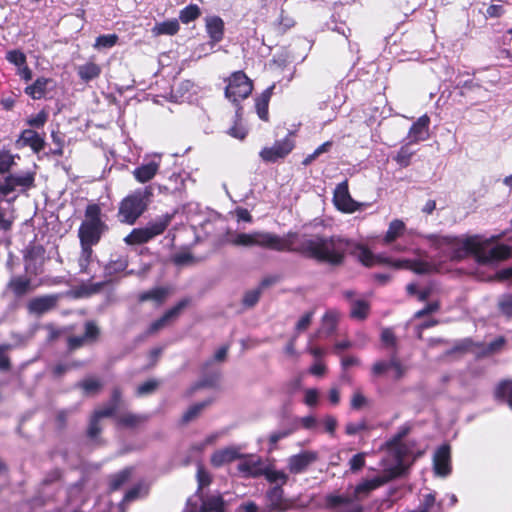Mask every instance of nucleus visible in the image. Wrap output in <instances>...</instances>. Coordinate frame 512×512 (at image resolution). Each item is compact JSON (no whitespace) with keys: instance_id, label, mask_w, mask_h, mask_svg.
I'll return each mask as SVG.
<instances>
[{"instance_id":"f257e3e1","label":"nucleus","mask_w":512,"mask_h":512,"mask_svg":"<svg viewBox=\"0 0 512 512\" xmlns=\"http://www.w3.org/2000/svg\"><path fill=\"white\" fill-rule=\"evenodd\" d=\"M233 246L260 247L277 252H290L318 263L338 267L344 264L350 241L339 236L299 234L289 231L285 235L266 231L237 233L228 240Z\"/></svg>"},{"instance_id":"f03ea898","label":"nucleus","mask_w":512,"mask_h":512,"mask_svg":"<svg viewBox=\"0 0 512 512\" xmlns=\"http://www.w3.org/2000/svg\"><path fill=\"white\" fill-rule=\"evenodd\" d=\"M497 237L482 240L478 234L467 236L464 239L458 236H438L435 244L438 248L447 247L450 250L449 257L452 261L460 262L473 255L479 264H488L503 261L511 257L512 249L506 244H497L489 251L485 248Z\"/></svg>"},{"instance_id":"7ed1b4c3","label":"nucleus","mask_w":512,"mask_h":512,"mask_svg":"<svg viewBox=\"0 0 512 512\" xmlns=\"http://www.w3.org/2000/svg\"><path fill=\"white\" fill-rule=\"evenodd\" d=\"M153 197V189L150 186L138 188L119 203L117 217L121 223L133 225L148 209Z\"/></svg>"},{"instance_id":"20e7f679","label":"nucleus","mask_w":512,"mask_h":512,"mask_svg":"<svg viewBox=\"0 0 512 512\" xmlns=\"http://www.w3.org/2000/svg\"><path fill=\"white\" fill-rule=\"evenodd\" d=\"M108 225L102 218V209L97 203H90L84 211V219L78 229L79 241L98 244Z\"/></svg>"},{"instance_id":"39448f33","label":"nucleus","mask_w":512,"mask_h":512,"mask_svg":"<svg viewBox=\"0 0 512 512\" xmlns=\"http://www.w3.org/2000/svg\"><path fill=\"white\" fill-rule=\"evenodd\" d=\"M351 255L356 257L366 267L374 265H388L395 269H405L416 272V259H393L383 255H375L373 252L362 244L355 245Z\"/></svg>"},{"instance_id":"423d86ee","label":"nucleus","mask_w":512,"mask_h":512,"mask_svg":"<svg viewBox=\"0 0 512 512\" xmlns=\"http://www.w3.org/2000/svg\"><path fill=\"white\" fill-rule=\"evenodd\" d=\"M225 97L237 106L239 116L242 106L240 102L248 98L253 91V81L242 70L233 72L226 80Z\"/></svg>"},{"instance_id":"0eeeda50","label":"nucleus","mask_w":512,"mask_h":512,"mask_svg":"<svg viewBox=\"0 0 512 512\" xmlns=\"http://www.w3.org/2000/svg\"><path fill=\"white\" fill-rule=\"evenodd\" d=\"M173 215L165 214L156 221L149 222L144 228L133 229L125 238L127 245H141L149 242L154 237L161 235L170 225Z\"/></svg>"},{"instance_id":"6e6552de","label":"nucleus","mask_w":512,"mask_h":512,"mask_svg":"<svg viewBox=\"0 0 512 512\" xmlns=\"http://www.w3.org/2000/svg\"><path fill=\"white\" fill-rule=\"evenodd\" d=\"M101 338V329L94 320H88L84 323V332L82 335H69L66 338V351L71 354L85 347L92 346L99 342Z\"/></svg>"},{"instance_id":"1a4fd4ad","label":"nucleus","mask_w":512,"mask_h":512,"mask_svg":"<svg viewBox=\"0 0 512 512\" xmlns=\"http://www.w3.org/2000/svg\"><path fill=\"white\" fill-rule=\"evenodd\" d=\"M295 148V140L291 133L281 140H276L272 146H265L259 152L264 163L283 161Z\"/></svg>"},{"instance_id":"9d476101","label":"nucleus","mask_w":512,"mask_h":512,"mask_svg":"<svg viewBox=\"0 0 512 512\" xmlns=\"http://www.w3.org/2000/svg\"><path fill=\"white\" fill-rule=\"evenodd\" d=\"M45 249L40 244H30L23 254L24 269L27 275L37 276L42 273Z\"/></svg>"},{"instance_id":"9b49d317","label":"nucleus","mask_w":512,"mask_h":512,"mask_svg":"<svg viewBox=\"0 0 512 512\" xmlns=\"http://www.w3.org/2000/svg\"><path fill=\"white\" fill-rule=\"evenodd\" d=\"M264 499L268 512H285L294 506L293 501L285 497L281 485L270 487L266 491Z\"/></svg>"},{"instance_id":"f8f14e48","label":"nucleus","mask_w":512,"mask_h":512,"mask_svg":"<svg viewBox=\"0 0 512 512\" xmlns=\"http://www.w3.org/2000/svg\"><path fill=\"white\" fill-rule=\"evenodd\" d=\"M191 304V298L185 297L179 300L173 307L169 308L164 314L153 321L147 329V334L152 335L166 327L170 322L176 320L182 311Z\"/></svg>"},{"instance_id":"ddd939ff","label":"nucleus","mask_w":512,"mask_h":512,"mask_svg":"<svg viewBox=\"0 0 512 512\" xmlns=\"http://www.w3.org/2000/svg\"><path fill=\"white\" fill-rule=\"evenodd\" d=\"M404 471V467L401 463H398L396 466L389 469V475L387 477H375L371 480H366L362 483H359L354 488V498L360 499V496L363 494H369L371 491L379 488L383 484H385L387 481L394 479L396 477H399L402 475Z\"/></svg>"},{"instance_id":"4468645a","label":"nucleus","mask_w":512,"mask_h":512,"mask_svg":"<svg viewBox=\"0 0 512 512\" xmlns=\"http://www.w3.org/2000/svg\"><path fill=\"white\" fill-rule=\"evenodd\" d=\"M333 204L343 213H354L358 210L359 204L350 195L347 179L337 184L333 193Z\"/></svg>"},{"instance_id":"2eb2a0df","label":"nucleus","mask_w":512,"mask_h":512,"mask_svg":"<svg viewBox=\"0 0 512 512\" xmlns=\"http://www.w3.org/2000/svg\"><path fill=\"white\" fill-rule=\"evenodd\" d=\"M319 458L316 451L304 450L298 454L292 455L287 460V469L291 474H302L315 463Z\"/></svg>"},{"instance_id":"dca6fc26","label":"nucleus","mask_w":512,"mask_h":512,"mask_svg":"<svg viewBox=\"0 0 512 512\" xmlns=\"http://www.w3.org/2000/svg\"><path fill=\"white\" fill-rule=\"evenodd\" d=\"M433 469L436 476L447 477L452 472L451 447L444 443L440 445L433 455Z\"/></svg>"},{"instance_id":"f3484780","label":"nucleus","mask_w":512,"mask_h":512,"mask_svg":"<svg viewBox=\"0 0 512 512\" xmlns=\"http://www.w3.org/2000/svg\"><path fill=\"white\" fill-rule=\"evenodd\" d=\"M59 296L47 294L31 298L27 303V310L30 314L43 315L57 307Z\"/></svg>"},{"instance_id":"a211bd4d","label":"nucleus","mask_w":512,"mask_h":512,"mask_svg":"<svg viewBox=\"0 0 512 512\" xmlns=\"http://www.w3.org/2000/svg\"><path fill=\"white\" fill-rule=\"evenodd\" d=\"M37 287L38 285H33L31 278L27 275L14 276L7 284L8 290L17 298L25 296L34 291Z\"/></svg>"},{"instance_id":"6ab92c4d","label":"nucleus","mask_w":512,"mask_h":512,"mask_svg":"<svg viewBox=\"0 0 512 512\" xmlns=\"http://www.w3.org/2000/svg\"><path fill=\"white\" fill-rule=\"evenodd\" d=\"M240 458H242V454L240 453L239 448L230 446L216 450L211 455L210 463L213 467L219 468Z\"/></svg>"},{"instance_id":"aec40b11","label":"nucleus","mask_w":512,"mask_h":512,"mask_svg":"<svg viewBox=\"0 0 512 512\" xmlns=\"http://www.w3.org/2000/svg\"><path fill=\"white\" fill-rule=\"evenodd\" d=\"M205 28L211 44H217L223 40L225 33V23L221 17H206Z\"/></svg>"},{"instance_id":"412c9836","label":"nucleus","mask_w":512,"mask_h":512,"mask_svg":"<svg viewBox=\"0 0 512 512\" xmlns=\"http://www.w3.org/2000/svg\"><path fill=\"white\" fill-rule=\"evenodd\" d=\"M390 368H393L396 373V378L399 379L404 374L403 366L395 353H391L389 361H377L372 366V374L379 377L386 373Z\"/></svg>"},{"instance_id":"4be33fe9","label":"nucleus","mask_w":512,"mask_h":512,"mask_svg":"<svg viewBox=\"0 0 512 512\" xmlns=\"http://www.w3.org/2000/svg\"><path fill=\"white\" fill-rule=\"evenodd\" d=\"M275 87L276 85L273 83L255 98L256 113L262 121H269V103Z\"/></svg>"},{"instance_id":"5701e85b","label":"nucleus","mask_w":512,"mask_h":512,"mask_svg":"<svg viewBox=\"0 0 512 512\" xmlns=\"http://www.w3.org/2000/svg\"><path fill=\"white\" fill-rule=\"evenodd\" d=\"M21 143V146H29L34 153H39L45 147V140L33 129H24L17 144Z\"/></svg>"},{"instance_id":"b1692460","label":"nucleus","mask_w":512,"mask_h":512,"mask_svg":"<svg viewBox=\"0 0 512 512\" xmlns=\"http://www.w3.org/2000/svg\"><path fill=\"white\" fill-rule=\"evenodd\" d=\"M170 292L169 287L158 286L150 290L140 292L137 296V300L140 303L151 301L157 305H161L165 302Z\"/></svg>"},{"instance_id":"393cba45","label":"nucleus","mask_w":512,"mask_h":512,"mask_svg":"<svg viewBox=\"0 0 512 512\" xmlns=\"http://www.w3.org/2000/svg\"><path fill=\"white\" fill-rule=\"evenodd\" d=\"M52 83L51 78L38 77L31 85L25 87L24 92L33 100H40L46 96Z\"/></svg>"},{"instance_id":"a878e982","label":"nucleus","mask_w":512,"mask_h":512,"mask_svg":"<svg viewBox=\"0 0 512 512\" xmlns=\"http://www.w3.org/2000/svg\"><path fill=\"white\" fill-rule=\"evenodd\" d=\"M148 421V416L132 412L123 413L115 417V424L119 428L136 429Z\"/></svg>"},{"instance_id":"bb28decb","label":"nucleus","mask_w":512,"mask_h":512,"mask_svg":"<svg viewBox=\"0 0 512 512\" xmlns=\"http://www.w3.org/2000/svg\"><path fill=\"white\" fill-rule=\"evenodd\" d=\"M160 164L156 161H150L136 167L132 174L137 182L146 183L152 180L159 170Z\"/></svg>"},{"instance_id":"cd10ccee","label":"nucleus","mask_w":512,"mask_h":512,"mask_svg":"<svg viewBox=\"0 0 512 512\" xmlns=\"http://www.w3.org/2000/svg\"><path fill=\"white\" fill-rule=\"evenodd\" d=\"M198 495L201 500L198 512H225L224 499L220 494L206 497L202 493Z\"/></svg>"},{"instance_id":"c85d7f7f","label":"nucleus","mask_w":512,"mask_h":512,"mask_svg":"<svg viewBox=\"0 0 512 512\" xmlns=\"http://www.w3.org/2000/svg\"><path fill=\"white\" fill-rule=\"evenodd\" d=\"M494 398L501 403H506L512 409V379H504L498 382L494 389Z\"/></svg>"},{"instance_id":"c756f323","label":"nucleus","mask_w":512,"mask_h":512,"mask_svg":"<svg viewBox=\"0 0 512 512\" xmlns=\"http://www.w3.org/2000/svg\"><path fill=\"white\" fill-rule=\"evenodd\" d=\"M238 471L245 477L257 478L263 475L265 466L260 460H245L238 464Z\"/></svg>"},{"instance_id":"7c9ffc66","label":"nucleus","mask_w":512,"mask_h":512,"mask_svg":"<svg viewBox=\"0 0 512 512\" xmlns=\"http://www.w3.org/2000/svg\"><path fill=\"white\" fill-rule=\"evenodd\" d=\"M7 176L13 180L16 187H20L21 192H25L35 187V172L28 171L24 174L8 173Z\"/></svg>"},{"instance_id":"2f4dec72","label":"nucleus","mask_w":512,"mask_h":512,"mask_svg":"<svg viewBox=\"0 0 512 512\" xmlns=\"http://www.w3.org/2000/svg\"><path fill=\"white\" fill-rule=\"evenodd\" d=\"M133 473L132 467H126L121 471L110 475L109 477V491H118L124 484H126Z\"/></svg>"},{"instance_id":"473e14b6","label":"nucleus","mask_w":512,"mask_h":512,"mask_svg":"<svg viewBox=\"0 0 512 512\" xmlns=\"http://www.w3.org/2000/svg\"><path fill=\"white\" fill-rule=\"evenodd\" d=\"M77 74L84 82L98 78L101 74V67L95 62H87L77 67Z\"/></svg>"},{"instance_id":"72a5a7b5","label":"nucleus","mask_w":512,"mask_h":512,"mask_svg":"<svg viewBox=\"0 0 512 512\" xmlns=\"http://www.w3.org/2000/svg\"><path fill=\"white\" fill-rule=\"evenodd\" d=\"M418 512H444L443 502L436 500L435 492L428 493L424 495Z\"/></svg>"},{"instance_id":"f704fd0d","label":"nucleus","mask_w":512,"mask_h":512,"mask_svg":"<svg viewBox=\"0 0 512 512\" xmlns=\"http://www.w3.org/2000/svg\"><path fill=\"white\" fill-rule=\"evenodd\" d=\"M211 403H212V400L209 399V400H205V401L198 402V403L191 405L187 409V411L182 415V417L180 419V424L186 425L189 422L198 418L201 415L202 411L206 407H208Z\"/></svg>"},{"instance_id":"c9c22d12","label":"nucleus","mask_w":512,"mask_h":512,"mask_svg":"<svg viewBox=\"0 0 512 512\" xmlns=\"http://www.w3.org/2000/svg\"><path fill=\"white\" fill-rule=\"evenodd\" d=\"M81 252L80 257L78 260V264L80 267V271L83 273H86L88 271V267L92 260L93 255V246H95V243L86 242V241H79Z\"/></svg>"},{"instance_id":"e433bc0d","label":"nucleus","mask_w":512,"mask_h":512,"mask_svg":"<svg viewBox=\"0 0 512 512\" xmlns=\"http://www.w3.org/2000/svg\"><path fill=\"white\" fill-rule=\"evenodd\" d=\"M180 25L177 19L167 20L160 23H156L152 28V33L155 36L159 35H170L173 36L178 33Z\"/></svg>"},{"instance_id":"4c0bfd02","label":"nucleus","mask_w":512,"mask_h":512,"mask_svg":"<svg viewBox=\"0 0 512 512\" xmlns=\"http://www.w3.org/2000/svg\"><path fill=\"white\" fill-rule=\"evenodd\" d=\"M76 386L82 390L85 396H94L103 388L102 382L94 377L85 378L78 382Z\"/></svg>"},{"instance_id":"58836bf2","label":"nucleus","mask_w":512,"mask_h":512,"mask_svg":"<svg viewBox=\"0 0 512 512\" xmlns=\"http://www.w3.org/2000/svg\"><path fill=\"white\" fill-rule=\"evenodd\" d=\"M370 313V304L365 300H355L351 303L350 317L357 320H365Z\"/></svg>"},{"instance_id":"ea45409f","label":"nucleus","mask_w":512,"mask_h":512,"mask_svg":"<svg viewBox=\"0 0 512 512\" xmlns=\"http://www.w3.org/2000/svg\"><path fill=\"white\" fill-rule=\"evenodd\" d=\"M416 153L414 149L413 141L408 142L403 145L398 151L397 155L394 157V160L401 167H406L411 163L412 157Z\"/></svg>"},{"instance_id":"a19ab883","label":"nucleus","mask_w":512,"mask_h":512,"mask_svg":"<svg viewBox=\"0 0 512 512\" xmlns=\"http://www.w3.org/2000/svg\"><path fill=\"white\" fill-rule=\"evenodd\" d=\"M410 428L402 427L392 439L387 442V448L389 450H395L397 460L401 461L403 456V450L401 447L402 439L409 433Z\"/></svg>"},{"instance_id":"79ce46f5","label":"nucleus","mask_w":512,"mask_h":512,"mask_svg":"<svg viewBox=\"0 0 512 512\" xmlns=\"http://www.w3.org/2000/svg\"><path fill=\"white\" fill-rule=\"evenodd\" d=\"M100 421L101 419L92 413L89 418L88 427L86 430V436L98 444L103 443V441L100 439V435L102 433V426Z\"/></svg>"},{"instance_id":"37998d69","label":"nucleus","mask_w":512,"mask_h":512,"mask_svg":"<svg viewBox=\"0 0 512 512\" xmlns=\"http://www.w3.org/2000/svg\"><path fill=\"white\" fill-rule=\"evenodd\" d=\"M356 500L353 496L349 495H338V494H327L325 496V505L328 509H337L342 505H350Z\"/></svg>"},{"instance_id":"c03bdc74","label":"nucleus","mask_w":512,"mask_h":512,"mask_svg":"<svg viewBox=\"0 0 512 512\" xmlns=\"http://www.w3.org/2000/svg\"><path fill=\"white\" fill-rule=\"evenodd\" d=\"M405 230V224L403 221L395 219L393 220L388 227V230L385 233L383 238L384 244H390L395 241L398 237H400Z\"/></svg>"},{"instance_id":"a18cd8bd","label":"nucleus","mask_w":512,"mask_h":512,"mask_svg":"<svg viewBox=\"0 0 512 512\" xmlns=\"http://www.w3.org/2000/svg\"><path fill=\"white\" fill-rule=\"evenodd\" d=\"M262 476H264L269 483L281 485L282 488L288 482L289 479L288 475L285 472L275 470L270 466H265V470L263 471Z\"/></svg>"},{"instance_id":"49530a36","label":"nucleus","mask_w":512,"mask_h":512,"mask_svg":"<svg viewBox=\"0 0 512 512\" xmlns=\"http://www.w3.org/2000/svg\"><path fill=\"white\" fill-rule=\"evenodd\" d=\"M201 16V10L196 4H189L179 12V20L183 24H188L195 21Z\"/></svg>"},{"instance_id":"de8ad7c7","label":"nucleus","mask_w":512,"mask_h":512,"mask_svg":"<svg viewBox=\"0 0 512 512\" xmlns=\"http://www.w3.org/2000/svg\"><path fill=\"white\" fill-rule=\"evenodd\" d=\"M18 155H13L10 150L0 149V175L8 174L12 167L16 164L15 158Z\"/></svg>"},{"instance_id":"09e8293b","label":"nucleus","mask_w":512,"mask_h":512,"mask_svg":"<svg viewBox=\"0 0 512 512\" xmlns=\"http://www.w3.org/2000/svg\"><path fill=\"white\" fill-rule=\"evenodd\" d=\"M127 266L128 261L123 257H119L116 260H110L104 268L105 276H115L116 274L123 272Z\"/></svg>"},{"instance_id":"8fccbe9b","label":"nucleus","mask_w":512,"mask_h":512,"mask_svg":"<svg viewBox=\"0 0 512 512\" xmlns=\"http://www.w3.org/2000/svg\"><path fill=\"white\" fill-rule=\"evenodd\" d=\"M13 349V345L10 343L0 344V372H9L12 369L11 358L8 354Z\"/></svg>"},{"instance_id":"3c124183","label":"nucleus","mask_w":512,"mask_h":512,"mask_svg":"<svg viewBox=\"0 0 512 512\" xmlns=\"http://www.w3.org/2000/svg\"><path fill=\"white\" fill-rule=\"evenodd\" d=\"M294 26L295 20L291 16L286 14L284 10H281L279 18L275 23V30L277 34L283 35Z\"/></svg>"},{"instance_id":"603ef678","label":"nucleus","mask_w":512,"mask_h":512,"mask_svg":"<svg viewBox=\"0 0 512 512\" xmlns=\"http://www.w3.org/2000/svg\"><path fill=\"white\" fill-rule=\"evenodd\" d=\"M505 344H506L505 337L498 336L497 338H495L493 341H491L489 344H487L483 348V350L481 352V356L486 357V356H490L494 353H497L504 348Z\"/></svg>"},{"instance_id":"864d4df0","label":"nucleus","mask_w":512,"mask_h":512,"mask_svg":"<svg viewBox=\"0 0 512 512\" xmlns=\"http://www.w3.org/2000/svg\"><path fill=\"white\" fill-rule=\"evenodd\" d=\"M499 312L507 318L512 317V294L506 293L499 297L497 302Z\"/></svg>"},{"instance_id":"5fc2aeb1","label":"nucleus","mask_w":512,"mask_h":512,"mask_svg":"<svg viewBox=\"0 0 512 512\" xmlns=\"http://www.w3.org/2000/svg\"><path fill=\"white\" fill-rule=\"evenodd\" d=\"M338 313L333 310L327 311L322 317L323 328L327 334H332L337 328Z\"/></svg>"},{"instance_id":"6e6d98bb","label":"nucleus","mask_w":512,"mask_h":512,"mask_svg":"<svg viewBox=\"0 0 512 512\" xmlns=\"http://www.w3.org/2000/svg\"><path fill=\"white\" fill-rule=\"evenodd\" d=\"M296 429H297L296 426H292V427L271 433L269 435V439H268L269 445H270V450L275 449L277 447V443L281 439H284V438L290 436L291 434H293L296 431Z\"/></svg>"},{"instance_id":"4d7b16f0","label":"nucleus","mask_w":512,"mask_h":512,"mask_svg":"<svg viewBox=\"0 0 512 512\" xmlns=\"http://www.w3.org/2000/svg\"><path fill=\"white\" fill-rule=\"evenodd\" d=\"M196 477L198 482L197 494H200L205 487L211 484L212 477L203 465H198Z\"/></svg>"},{"instance_id":"13d9d810","label":"nucleus","mask_w":512,"mask_h":512,"mask_svg":"<svg viewBox=\"0 0 512 512\" xmlns=\"http://www.w3.org/2000/svg\"><path fill=\"white\" fill-rule=\"evenodd\" d=\"M381 341L386 348H391L397 355V339L391 328H384L381 332Z\"/></svg>"},{"instance_id":"bf43d9fd","label":"nucleus","mask_w":512,"mask_h":512,"mask_svg":"<svg viewBox=\"0 0 512 512\" xmlns=\"http://www.w3.org/2000/svg\"><path fill=\"white\" fill-rule=\"evenodd\" d=\"M119 37L117 34H105L96 38L94 47L97 49L111 48L117 44Z\"/></svg>"},{"instance_id":"052dcab7","label":"nucleus","mask_w":512,"mask_h":512,"mask_svg":"<svg viewBox=\"0 0 512 512\" xmlns=\"http://www.w3.org/2000/svg\"><path fill=\"white\" fill-rule=\"evenodd\" d=\"M82 366V363L79 361H74L72 363H57L52 368V375L55 378H61L65 373L74 368H79Z\"/></svg>"},{"instance_id":"680f3d73","label":"nucleus","mask_w":512,"mask_h":512,"mask_svg":"<svg viewBox=\"0 0 512 512\" xmlns=\"http://www.w3.org/2000/svg\"><path fill=\"white\" fill-rule=\"evenodd\" d=\"M6 60L17 67H22L27 63L26 55L18 49L8 51L6 53Z\"/></svg>"},{"instance_id":"e2e57ef3","label":"nucleus","mask_w":512,"mask_h":512,"mask_svg":"<svg viewBox=\"0 0 512 512\" xmlns=\"http://www.w3.org/2000/svg\"><path fill=\"white\" fill-rule=\"evenodd\" d=\"M227 133L238 140H244L248 134L247 129L241 123L240 118H238L234 124L228 129Z\"/></svg>"},{"instance_id":"0e129e2a","label":"nucleus","mask_w":512,"mask_h":512,"mask_svg":"<svg viewBox=\"0 0 512 512\" xmlns=\"http://www.w3.org/2000/svg\"><path fill=\"white\" fill-rule=\"evenodd\" d=\"M367 405L368 399L365 397L362 391L360 389L355 390L350 401L351 409L358 411L363 409Z\"/></svg>"},{"instance_id":"69168bd1","label":"nucleus","mask_w":512,"mask_h":512,"mask_svg":"<svg viewBox=\"0 0 512 512\" xmlns=\"http://www.w3.org/2000/svg\"><path fill=\"white\" fill-rule=\"evenodd\" d=\"M261 294H262L261 289H258V288L245 292L243 299H242L243 306H245L247 308L254 307L258 303Z\"/></svg>"},{"instance_id":"338daca9","label":"nucleus","mask_w":512,"mask_h":512,"mask_svg":"<svg viewBox=\"0 0 512 512\" xmlns=\"http://www.w3.org/2000/svg\"><path fill=\"white\" fill-rule=\"evenodd\" d=\"M159 387V382L156 379H149L141 383L137 387V395L144 396L155 392Z\"/></svg>"},{"instance_id":"774afa93","label":"nucleus","mask_w":512,"mask_h":512,"mask_svg":"<svg viewBox=\"0 0 512 512\" xmlns=\"http://www.w3.org/2000/svg\"><path fill=\"white\" fill-rule=\"evenodd\" d=\"M48 112L42 109L38 114L27 119V125L33 128H42L48 120Z\"/></svg>"}]
</instances>
